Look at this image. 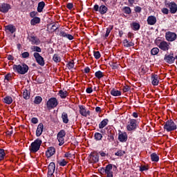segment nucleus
Masks as SVG:
<instances>
[{
	"label": "nucleus",
	"mask_w": 177,
	"mask_h": 177,
	"mask_svg": "<svg viewBox=\"0 0 177 177\" xmlns=\"http://www.w3.org/2000/svg\"><path fill=\"white\" fill-rule=\"evenodd\" d=\"M68 68H69V69L74 68V62H70L68 64Z\"/></svg>",
	"instance_id": "13d9d810"
},
{
	"label": "nucleus",
	"mask_w": 177,
	"mask_h": 177,
	"mask_svg": "<svg viewBox=\"0 0 177 177\" xmlns=\"http://www.w3.org/2000/svg\"><path fill=\"white\" fill-rule=\"evenodd\" d=\"M42 132H44V124L40 123L37 126V129L36 131V136H40L42 135Z\"/></svg>",
	"instance_id": "b1692460"
},
{
	"label": "nucleus",
	"mask_w": 177,
	"mask_h": 177,
	"mask_svg": "<svg viewBox=\"0 0 177 177\" xmlns=\"http://www.w3.org/2000/svg\"><path fill=\"white\" fill-rule=\"evenodd\" d=\"M109 124V119H104L100 124L99 128L100 129H103L104 127H106Z\"/></svg>",
	"instance_id": "7c9ffc66"
},
{
	"label": "nucleus",
	"mask_w": 177,
	"mask_h": 177,
	"mask_svg": "<svg viewBox=\"0 0 177 177\" xmlns=\"http://www.w3.org/2000/svg\"><path fill=\"white\" fill-rule=\"evenodd\" d=\"M22 96L24 99H26V100H28V99H30V92H28V90H24Z\"/></svg>",
	"instance_id": "4c0bfd02"
},
{
	"label": "nucleus",
	"mask_w": 177,
	"mask_h": 177,
	"mask_svg": "<svg viewBox=\"0 0 177 177\" xmlns=\"http://www.w3.org/2000/svg\"><path fill=\"white\" fill-rule=\"evenodd\" d=\"M28 39L31 42L32 45H39L41 44V40L34 35L28 36Z\"/></svg>",
	"instance_id": "f8f14e48"
},
{
	"label": "nucleus",
	"mask_w": 177,
	"mask_h": 177,
	"mask_svg": "<svg viewBox=\"0 0 177 177\" xmlns=\"http://www.w3.org/2000/svg\"><path fill=\"white\" fill-rule=\"evenodd\" d=\"M44 8H45V2L44 1L39 2L37 6V12H39V13L42 12V10H44Z\"/></svg>",
	"instance_id": "c756f323"
},
{
	"label": "nucleus",
	"mask_w": 177,
	"mask_h": 177,
	"mask_svg": "<svg viewBox=\"0 0 177 177\" xmlns=\"http://www.w3.org/2000/svg\"><path fill=\"white\" fill-rule=\"evenodd\" d=\"M21 56H22L23 59H27V58L30 57V53L29 52H24L21 54Z\"/></svg>",
	"instance_id": "603ef678"
},
{
	"label": "nucleus",
	"mask_w": 177,
	"mask_h": 177,
	"mask_svg": "<svg viewBox=\"0 0 177 177\" xmlns=\"http://www.w3.org/2000/svg\"><path fill=\"white\" fill-rule=\"evenodd\" d=\"M95 75L97 78H98V80H100V78H103V77L104 76L103 75V72L100 71L95 72Z\"/></svg>",
	"instance_id": "79ce46f5"
},
{
	"label": "nucleus",
	"mask_w": 177,
	"mask_h": 177,
	"mask_svg": "<svg viewBox=\"0 0 177 177\" xmlns=\"http://www.w3.org/2000/svg\"><path fill=\"white\" fill-rule=\"evenodd\" d=\"M56 153V149L53 147H50L48 148L47 151H46V156L48 158L52 157Z\"/></svg>",
	"instance_id": "412c9836"
},
{
	"label": "nucleus",
	"mask_w": 177,
	"mask_h": 177,
	"mask_svg": "<svg viewBox=\"0 0 177 177\" xmlns=\"http://www.w3.org/2000/svg\"><path fill=\"white\" fill-rule=\"evenodd\" d=\"M37 15H38V12H37L35 11H32L30 13V17H35V16H37Z\"/></svg>",
	"instance_id": "e2e57ef3"
},
{
	"label": "nucleus",
	"mask_w": 177,
	"mask_h": 177,
	"mask_svg": "<svg viewBox=\"0 0 177 177\" xmlns=\"http://www.w3.org/2000/svg\"><path fill=\"white\" fill-rule=\"evenodd\" d=\"M149 26H154L157 23V18L155 16L151 15L147 19Z\"/></svg>",
	"instance_id": "5701e85b"
},
{
	"label": "nucleus",
	"mask_w": 177,
	"mask_h": 177,
	"mask_svg": "<svg viewBox=\"0 0 177 177\" xmlns=\"http://www.w3.org/2000/svg\"><path fill=\"white\" fill-rule=\"evenodd\" d=\"M147 169H149V168H147L146 166H141L140 167V171H141V172H143V171H147Z\"/></svg>",
	"instance_id": "052dcab7"
},
{
	"label": "nucleus",
	"mask_w": 177,
	"mask_h": 177,
	"mask_svg": "<svg viewBox=\"0 0 177 177\" xmlns=\"http://www.w3.org/2000/svg\"><path fill=\"white\" fill-rule=\"evenodd\" d=\"M93 55H94V57L95 59H100V52L99 51H93Z\"/></svg>",
	"instance_id": "3c124183"
},
{
	"label": "nucleus",
	"mask_w": 177,
	"mask_h": 177,
	"mask_svg": "<svg viewBox=\"0 0 177 177\" xmlns=\"http://www.w3.org/2000/svg\"><path fill=\"white\" fill-rule=\"evenodd\" d=\"M151 161H154L155 162H158L160 158L156 153H153L151 155Z\"/></svg>",
	"instance_id": "f704fd0d"
},
{
	"label": "nucleus",
	"mask_w": 177,
	"mask_h": 177,
	"mask_svg": "<svg viewBox=\"0 0 177 177\" xmlns=\"http://www.w3.org/2000/svg\"><path fill=\"white\" fill-rule=\"evenodd\" d=\"M12 68L15 73H18V74H26L28 71V66L26 64H19V65H13Z\"/></svg>",
	"instance_id": "f257e3e1"
},
{
	"label": "nucleus",
	"mask_w": 177,
	"mask_h": 177,
	"mask_svg": "<svg viewBox=\"0 0 177 177\" xmlns=\"http://www.w3.org/2000/svg\"><path fill=\"white\" fill-rule=\"evenodd\" d=\"M124 46L126 48H131V46H134L135 44L132 41H128V39H124L123 41Z\"/></svg>",
	"instance_id": "2f4dec72"
},
{
	"label": "nucleus",
	"mask_w": 177,
	"mask_h": 177,
	"mask_svg": "<svg viewBox=\"0 0 177 177\" xmlns=\"http://www.w3.org/2000/svg\"><path fill=\"white\" fill-rule=\"evenodd\" d=\"M41 102H42V97H41L40 96L35 97L34 100L35 104H41Z\"/></svg>",
	"instance_id": "a19ab883"
},
{
	"label": "nucleus",
	"mask_w": 177,
	"mask_h": 177,
	"mask_svg": "<svg viewBox=\"0 0 177 177\" xmlns=\"http://www.w3.org/2000/svg\"><path fill=\"white\" fill-rule=\"evenodd\" d=\"M65 157H66V158H71V153H70V152H67L65 153Z\"/></svg>",
	"instance_id": "69168bd1"
},
{
	"label": "nucleus",
	"mask_w": 177,
	"mask_h": 177,
	"mask_svg": "<svg viewBox=\"0 0 177 177\" xmlns=\"http://www.w3.org/2000/svg\"><path fill=\"white\" fill-rule=\"evenodd\" d=\"M122 12L125 13V15H131L132 13V10H131V8L129 6H125L122 8Z\"/></svg>",
	"instance_id": "e433bc0d"
},
{
	"label": "nucleus",
	"mask_w": 177,
	"mask_h": 177,
	"mask_svg": "<svg viewBox=\"0 0 177 177\" xmlns=\"http://www.w3.org/2000/svg\"><path fill=\"white\" fill-rule=\"evenodd\" d=\"M53 62H55V63H60V62H62V58L60 57V56H59V55L55 54L53 56Z\"/></svg>",
	"instance_id": "72a5a7b5"
},
{
	"label": "nucleus",
	"mask_w": 177,
	"mask_h": 177,
	"mask_svg": "<svg viewBox=\"0 0 177 177\" xmlns=\"http://www.w3.org/2000/svg\"><path fill=\"white\" fill-rule=\"evenodd\" d=\"M64 138H66V131L61 130L57 135V139L59 142V146L64 145Z\"/></svg>",
	"instance_id": "6e6552de"
},
{
	"label": "nucleus",
	"mask_w": 177,
	"mask_h": 177,
	"mask_svg": "<svg viewBox=\"0 0 177 177\" xmlns=\"http://www.w3.org/2000/svg\"><path fill=\"white\" fill-rule=\"evenodd\" d=\"M67 160L63 159L59 162V165H60V167H66V165H67Z\"/></svg>",
	"instance_id": "8fccbe9b"
},
{
	"label": "nucleus",
	"mask_w": 177,
	"mask_h": 177,
	"mask_svg": "<svg viewBox=\"0 0 177 177\" xmlns=\"http://www.w3.org/2000/svg\"><path fill=\"white\" fill-rule=\"evenodd\" d=\"M93 9L95 12H99L100 15H106V13H107V11L109 10V8H107V6L104 5H101L99 7V5L97 4H95L94 6Z\"/></svg>",
	"instance_id": "0eeeda50"
},
{
	"label": "nucleus",
	"mask_w": 177,
	"mask_h": 177,
	"mask_svg": "<svg viewBox=\"0 0 177 177\" xmlns=\"http://www.w3.org/2000/svg\"><path fill=\"white\" fill-rule=\"evenodd\" d=\"M151 81L153 86H157L160 84V76L156 74H152L151 77Z\"/></svg>",
	"instance_id": "dca6fc26"
},
{
	"label": "nucleus",
	"mask_w": 177,
	"mask_h": 177,
	"mask_svg": "<svg viewBox=\"0 0 177 177\" xmlns=\"http://www.w3.org/2000/svg\"><path fill=\"white\" fill-rule=\"evenodd\" d=\"M99 171H100V173L101 174V175H105V174H106V167H102Z\"/></svg>",
	"instance_id": "4d7b16f0"
},
{
	"label": "nucleus",
	"mask_w": 177,
	"mask_h": 177,
	"mask_svg": "<svg viewBox=\"0 0 177 177\" xmlns=\"http://www.w3.org/2000/svg\"><path fill=\"white\" fill-rule=\"evenodd\" d=\"M5 29L11 32V34H13L16 31V28L13 25L6 26Z\"/></svg>",
	"instance_id": "cd10ccee"
},
{
	"label": "nucleus",
	"mask_w": 177,
	"mask_h": 177,
	"mask_svg": "<svg viewBox=\"0 0 177 177\" xmlns=\"http://www.w3.org/2000/svg\"><path fill=\"white\" fill-rule=\"evenodd\" d=\"M91 71V68H89V67H86L84 68V73H86V74H88V73H89Z\"/></svg>",
	"instance_id": "338daca9"
},
{
	"label": "nucleus",
	"mask_w": 177,
	"mask_h": 177,
	"mask_svg": "<svg viewBox=\"0 0 177 177\" xmlns=\"http://www.w3.org/2000/svg\"><path fill=\"white\" fill-rule=\"evenodd\" d=\"M41 145H42V140L41 139L35 140L29 147V151L32 153H37L39 150Z\"/></svg>",
	"instance_id": "f03ea898"
},
{
	"label": "nucleus",
	"mask_w": 177,
	"mask_h": 177,
	"mask_svg": "<svg viewBox=\"0 0 177 177\" xmlns=\"http://www.w3.org/2000/svg\"><path fill=\"white\" fill-rule=\"evenodd\" d=\"M160 52V49L157 47H155L151 50V54L152 56H156V55H158Z\"/></svg>",
	"instance_id": "58836bf2"
},
{
	"label": "nucleus",
	"mask_w": 177,
	"mask_h": 177,
	"mask_svg": "<svg viewBox=\"0 0 177 177\" xmlns=\"http://www.w3.org/2000/svg\"><path fill=\"white\" fill-rule=\"evenodd\" d=\"M88 161L95 164L99 161V154L96 153H91L88 156Z\"/></svg>",
	"instance_id": "4468645a"
},
{
	"label": "nucleus",
	"mask_w": 177,
	"mask_h": 177,
	"mask_svg": "<svg viewBox=\"0 0 177 177\" xmlns=\"http://www.w3.org/2000/svg\"><path fill=\"white\" fill-rule=\"evenodd\" d=\"M165 5L166 6V8H169V12L170 13H171V15H175V13H176L177 12V4L176 3L172 1H165Z\"/></svg>",
	"instance_id": "20e7f679"
},
{
	"label": "nucleus",
	"mask_w": 177,
	"mask_h": 177,
	"mask_svg": "<svg viewBox=\"0 0 177 177\" xmlns=\"http://www.w3.org/2000/svg\"><path fill=\"white\" fill-rule=\"evenodd\" d=\"M99 153H100L101 157H106V153L104 151H101Z\"/></svg>",
	"instance_id": "774afa93"
},
{
	"label": "nucleus",
	"mask_w": 177,
	"mask_h": 177,
	"mask_svg": "<svg viewBox=\"0 0 177 177\" xmlns=\"http://www.w3.org/2000/svg\"><path fill=\"white\" fill-rule=\"evenodd\" d=\"M111 95H112V96H121V91H118V90H115V88H113L111 91Z\"/></svg>",
	"instance_id": "473e14b6"
},
{
	"label": "nucleus",
	"mask_w": 177,
	"mask_h": 177,
	"mask_svg": "<svg viewBox=\"0 0 177 177\" xmlns=\"http://www.w3.org/2000/svg\"><path fill=\"white\" fill-rule=\"evenodd\" d=\"M161 12L163 13V15H168L169 13V10H168L167 8H163Z\"/></svg>",
	"instance_id": "864d4df0"
},
{
	"label": "nucleus",
	"mask_w": 177,
	"mask_h": 177,
	"mask_svg": "<svg viewBox=\"0 0 177 177\" xmlns=\"http://www.w3.org/2000/svg\"><path fill=\"white\" fill-rule=\"evenodd\" d=\"M62 119L64 124H68V115L66 112H63L62 114Z\"/></svg>",
	"instance_id": "bb28decb"
},
{
	"label": "nucleus",
	"mask_w": 177,
	"mask_h": 177,
	"mask_svg": "<svg viewBox=\"0 0 177 177\" xmlns=\"http://www.w3.org/2000/svg\"><path fill=\"white\" fill-rule=\"evenodd\" d=\"M107 140H109V142H114V130L113 129L108 130Z\"/></svg>",
	"instance_id": "393cba45"
},
{
	"label": "nucleus",
	"mask_w": 177,
	"mask_h": 177,
	"mask_svg": "<svg viewBox=\"0 0 177 177\" xmlns=\"http://www.w3.org/2000/svg\"><path fill=\"white\" fill-rule=\"evenodd\" d=\"M136 128H138V120L129 118L127 126V131L131 132L135 131Z\"/></svg>",
	"instance_id": "39448f33"
},
{
	"label": "nucleus",
	"mask_w": 177,
	"mask_h": 177,
	"mask_svg": "<svg viewBox=\"0 0 177 177\" xmlns=\"http://www.w3.org/2000/svg\"><path fill=\"white\" fill-rule=\"evenodd\" d=\"M125 153V151L119 150L115 152V156H118V157H122V156Z\"/></svg>",
	"instance_id": "09e8293b"
},
{
	"label": "nucleus",
	"mask_w": 177,
	"mask_h": 177,
	"mask_svg": "<svg viewBox=\"0 0 177 177\" xmlns=\"http://www.w3.org/2000/svg\"><path fill=\"white\" fill-rule=\"evenodd\" d=\"M31 122L32 124H38V118H32V120H31Z\"/></svg>",
	"instance_id": "680f3d73"
},
{
	"label": "nucleus",
	"mask_w": 177,
	"mask_h": 177,
	"mask_svg": "<svg viewBox=\"0 0 177 177\" xmlns=\"http://www.w3.org/2000/svg\"><path fill=\"white\" fill-rule=\"evenodd\" d=\"M79 109L80 113L81 115H83V117H88V115L91 114V112L89 111H87L86 109H85V106H84L83 105H80Z\"/></svg>",
	"instance_id": "a211bd4d"
},
{
	"label": "nucleus",
	"mask_w": 177,
	"mask_h": 177,
	"mask_svg": "<svg viewBox=\"0 0 177 177\" xmlns=\"http://www.w3.org/2000/svg\"><path fill=\"white\" fill-rule=\"evenodd\" d=\"M86 92L87 93H92V92H93V90L92 89V87H88L86 88Z\"/></svg>",
	"instance_id": "0e129e2a"
},
{
	"label": "nucleus",
	"mask_w": 177,
	"mask_h": 177,
	"mask_svg": "<svg viewBox=\"0 0 177 177\" xmlns=\"http://www.w3.org/2000/svg\"><path fill=\"white\" fill-rule=\"evenodd\" d=\"M4 81L6 82H9V81H12V74L8 73L7 75H6Z\"/></svg>",
	"instance_id": "de8ad7c7"
},
{
	"label": "nucleus",
	"mask_w": 177,
	"mask_h": 177,
	"mask_svg": "<svg viewBox=\"0 0 177 177\" xmlns=\"http://www.w3.org/2000/svg\"><path fill=\"white\" fill-rule=\"evenodd\" d=\"M58 35H59V37H62L64 38H67V39H69V41H73V39H74V36L70 34L66 33L64 31H61Z\"/></svg>",
	"instance_id": "4be33fe9"
},
{
	"label": "nucleus",
	"mask_w": 177,
	"mask_h": 177,
	"mask_svg": "<svg viewBox=\"0 0 177 177\" xmlns=\"http://www.w3.org/2000/svg\"><path fill=\"white\" fill-rule=\"evenodd\" d=\"M59 96L62 97V99H66L67 96L68 95V93L67 91H64L63 90L59 91Z\"/></svg>",
	"instance_id": "c9c22d12"
},
{
	"label": "nucleus",
	"mask_w": 177,
	"mask_h": 177,
	"mask_svg": "<svg viewBox=\"0 0 177 177\" xmlns=\"http://www.w3.org/2000/svg\"><path fill=\"white\" fill-rule=\"evenodd\" d=\"M176 37L177 35L175 32H167L165 34V38L169 42H174L176 39Z\"/></svg>",
	"instance_id": "ddd939ff"
},
{
	"label": "nucleus",
	"mask_w": 177,
	"mask_h": 177,
	"mask_svg": "<svg viewBox=\"0 0 177 177\" xmlns=\"http://www.w3.org/2000/svg\"><path fill=\"white\" fill-rule=\"evenodd\" d=\"M66 8L69 9V10H71V9L74 8V5L73 4V3H69L67 4Z\"/></svg>",
	"instance_id": "bf43d9fd"
},
{
	"label": "nucleus",
	"mask_w": 177,
	"mask_h": 177,
	"mask_svg": "<svg viewBox=\"0 0 177 177\" xmlns=\"http://www.w3.org/2000/svg\"><path fill=\"white\" fill-rule=\"evenodd\" d=\"M176 129V123L172 120H169L165 123L164 129H165L167 132H172V131H175Z\"/></svg>",
	"instance_id": "7ed1b4c3"
},
{
	"label": "nucleus",
	"mask_w": 177,
	"mask_h": 177,
	"mask_svg": "<svg viewBox=\"0 0 177 177\" xmlns=\"http://www.w3.org/2000/svg\"><path fill=\"white\" fill-rule=\"evenodd\" d=\"M57 104H59L57 99H56V97H51L48 100L46 103V107L48 110H52V109L57 107Z\"/></svg>",
	"instance_id": "423d86ee"
},
{
	"label": "nucleus",
	"mask_w": 177,
	"mask_h": 177,
	"mask_svg": "<svg viewBox=\"0 0 177 177\" xmlns=\"http://www.w3.org/2000/svg\"><path fill=\"white\" fill-rule=\"evenodd\" d=\"M158 46L161 50L165 52L169 50V44L165 41H161Z\"/></svg>",
	"instance_id": "f3484780"
},
{
	"label": "nucleus",
	"mask_w": 177,
	"mask_h": 177,
	"mask_svg": "<svg viewBox=\"0 0 177 177\" xmlns=\"http://www.w3.org/2000/svg\"><path fill=\"white\" fill-rule=\"evenodd\" d=\"M131 89V88H129V86H123L122 91L123 92L126 93V92H129V91Z\"/></svg>",
	"instance_id": "6e6d98bb"
},
{
	"label": "nucleus",
	"mask_w": 177,
	"mask_h": 177,
	"mask_svg": "<svg viewBox=\"0 0 177 177\" xmlns=\"http://www.w3.org/2000/svg\"><path fill=\"white\" fill-rule=\"evenodd\" d=\"M140 28V25L138 23L133 22V30L134 31H138Z\"/></svg>",
	"instance_id": "a18cd8bd"
},
{
	"label": "nucleus",
	"mask_w": 177,
	"mask_h": 177,
	"mask_svg": "<svg viewBox=\"0 0 177 177\" xmlns=\"http://www.w3.org/2000/svg\"><path fill=\"white\" fill-rule=\"evenodd\" d=\"M41 23V19L38 17H34L31 21H30V24L31 26H35L36 24H39Z\"/></svg>",
	"instance_id": "c85d7f7f"
},
{
	"label": "nucleus",
	"mask_w": 177,
	"mask_h": 177,
	"mask_svg": "<svg viewBox=\"0 0 177 177\" xmlns=\"http://www.w3.org/2000/svg\"><path fill=\"white\" fill-rule=\"evenodd\" d=\"M118 140L122 142V143L127 142L128 140V135L126 132H120L118 134Z\"/></svg>",
	"instance_id": "6ab92c4d"
},
{
	"label": "nucleus",
	"mask_w": 177,
	"mask_h": 177,
	"mask_svg": "<svg viewBox=\"0 0 177 177\" xmlns=\"http://www.w3.org/2000/svg\"><path fill=\"white\" fill-rule=\"evenodd\" d=\"M33 56L37 62V63L41 66H45V60L44 59V57L41 56L38 53H34Z\"/></svg>",
	"instance_id": "1a4fd4ad"
},
{
	"label": "nucleus",
	"mask_w": 177,
	"mask_h": 177,
	"mask_svg": "<svg viewBox=\"0 0 177 177\" xmlns=\"http://www.w3.org/2000/svg\"><path fill=\"white\" fill-rule=\"evenodd\" d=\"M55 169H56V165L55 162H52L49 164L48 167V177H53V174H55Z\"/></svg>",
	"instance_id": "9b49d317"
},
{
	"label": "nucleus",
	"mask_w": 177,
	"mask_h": 177,
	"mask_svg": "<svg viewBox=\"0 0 177 177\" xmlns=\"http://www.w3.org/2000/svg\"><path fill=\"white\" fill-rule=\"evenodd\" d=\"M165 62L169 64H172L175 62V57H174V53H171L169 55H165L164 58Z\"/></svg>",
	"instance_id": "2eb2a0df"
},
{
	"label": "nucleus",
	"mask_w": 177,
	"mask_h": 177,
	"mask_svg": "<svg viewBox=\"0 0 177 177\" xmlns=\"http://www.w3.org/2000/svg\"><path fill=\"white\" fill-rule=\"evenodd\" d=\"M3 102L6 103V104H12V103H13V98L10 96H6L3 99Z\"/></svg>",
	"instance_id": "a878e982"
},
{
	"label": "nucleus",
	"mask_w": 177,
	"mask_h": 177,
	"mask_svg": "<svg viewBox=\"0 0 177 177\" xmlns=\"http://www.w3.org/2000/svg\"><path fill=\"white\" fill-rule=\"evenodd\" d=\"M10 9H12V6L9 3H3L0 4V12L1 13H8Z\"/></svg>",
	"instance_id": "9d476101"
},
{
	"label": "nucleus",
	"mask_w": 177,
	"mask_h": 177,
	"mask_svg": "<svg viewBox=\"0 0 177 177\" xmlns=\"http://www.w3.org/2000/svg\"><path fill=\"white\" fill-rule=\"evenodd\" d=\"M105 175H106V177H113L112 165H108L106 166Z\"/></svg>",
	"instance_id": "aec40b11"
},
{
	"label": "nucleus",
	"mask_w": 177,
	"mask_h": 177,
	"mask_svg": "<svg viewBox=\"0 0 177 177\" xmlns=\"http://www.w3.org/2000/svg\"><path fill=\"white\" fill-rule=\"evenodd\" d=\"M31 50L33 51V52H37L36 53H39L41 52H42V49H41L40 47L39 46H32L31 47Z\"/></svg>",
	"instance_id": "ea45409f"
},
{
	"label": "nucleus",
	"mask_w": 177,
	"mask_h": 177,
	"mask_svg": "<svg viewBox=\"0 0 177 177\" xmlns=\"http://www.w3.org/2000/svg\"><path fill=\"white\" fill-rule=\"evenodd\" d=\"M94 138L95 140H102V138H103V136L100 133H95L94 134Z\"/></svg>",
	"instance_id": "c03bdc74"
},
{
	"label": "nucleus",
	"mask_w": 177,
	"mask_h": 177,
	"mask_svg": "<svg viewBox=\"0 0 177 177\" xmlns=\"http://www.w3.org/2000/svg\"><path fill=\"white\" fill-rule=\"evenodd\" d=\"M5 156H6L5 150L0 149V161H2L5 158Z\"/></svg>",
	"instance_id": "49530a36"
},
{
	"label": "nucleus",
	"mask_w": 177,
	"mask_h": 177,
	"mask_svg": "<svg viewBox=\"0 0 177 177\" xmlns=\"http://www.w3.org/2000/svg\"><path fill=\"white\" fill-rule=\"evenodd\" d=\"M134 11L136 12V13H140V12H142V8L140 6H136L134 8Z\"/></svg>",
	"instance_id": "5fc2aeb1"
},
{
	"label": "nucleus",
	"mask_w": 177,
	"mask_h": 177,
	"mask_svg": "<svg viewBox=\"0 0 177 177\" xmlns=\"http://www.w3.org/2000/svg\"><path fill=\"white\" fill-rule=\"evenodd\" d=\"M113 28H114V26H109V28H106V32L105 34L106 38H107V37H109V35H110V32H111V30H113Z\"/></svg>",
	"instance_id": "37998d69"
}]
</instances>
